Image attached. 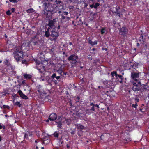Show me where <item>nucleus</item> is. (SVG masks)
I'll return each instance as SVG.
<instances>
[{
    "label": "nucleus",
    "mask_w": 149,
    "mask_h": 149,
    "mask_svg": "<svg viewBox=\"0 0 149 149\" xmlns=\"http://www.w3.org/2000/svg\"><path fill=\"white\" fill-rule=\"evenodd\" d=\"M56 2H57V3L58 4H60V3H61V1L60 0H59V1H57Z\"/></svg>",
    "instance_id": "nucleus-49"
},
{
    "label": "nucleus",
    "mask_w": 149,
    "mask_h": 149,
    "mask_svg": "<svg viewBox=\"0 0 149 149\" xmlns=\"http://www.w3.org/2000/svg\"><path fill=\"white\" fill-rule=\"evenodd\" d=\"M142 88H143V89H147L148 88V86L146 84H143L141 85Z\"/></svg>",
    "instance_id": "nucleus-23"
},
{
    "label": "nucleus",
    "mask_w": 149,
    "mask_h": 149,
    "mask_svg": "<svg viewBox=\"0 0 149 149\" xmlns=\"http://www.w3.org/2000/svg\"><path fill=\"white\" fill-rule=\"evenodd\" d=\"M57 9V8H55L54 9V10H53V12L54 13H57V12H58L59 13H61V11H60L59 10H58L56 11Z\"/></svg>",
    "instance_id": "nucleus-25"
},
{
    "label": "nucleus",
    "mask_w": 149,
    "mask_h": 149,
    "mask_svg": "<svg viewBox=\"0 0 149 149\" xmlns=\"http://www.w3.org/2000/svg\"><path fill=\"white\" fill-rule=\"evenodd\" d=\"M57 118V116L55 113H52L50 115L49 119L51 121L54 120Z\"/></svg>",
    "instance_id": "nucleus-9"
},
{
    "label": "nucleus",
    "mask_w": 149,
    "mask_h": 149,
    "mask_svg": "<svg viewBox=\"0 0 149 149\" xmlns=\"http://www.w3.org/2000/svg\"><path fill=\"white\" fill-rule=\"evenodd\" d=\"M3 107L4 108H7L8 109H9L10 108V107H9V106H7V105H4L3 106Z\"/></svg>",
    "instance_id": "nucleus-37"
},
{
    "label": "nucleus",
    "mask_w": 149,
    "mask_h": 149,
    "mask_svg": "<svg viewBox=\"0 0 149 149\" xmlns=\"http://www.w3.org/2000/svg\"><path fill=\"white\" fill-rule=\"evenodd\" d=\"M114 9H115V11H114V12L116 13V14H117L118 13H120V8L119 7H116V8H114Z\"/></svg>",
    "instance_id": "nucleus-19"
},
{
    "label": "nucleus",
    "mask_w": 149,
    "mask_h": 149,
    "mask_svg": "<svg viewBox=\"0 0 149 149\" xmlns=\"http://www.w3.org/2000/svg\"><path fill=\"white\" fill-rule=\"evenodd\" d=\"M12 12H14V9H13V8H12Z\"/></svg>",
    "instance_id": "nucleus-60"
},
{
    "label": "nucleus",
    "mask_w": 149,
    "mask_h": 149,
    "mask_svg": "<svg viewBox=\"0 0 149 149\" xmlns=\"http://www.w3.org/2000/svg\"><path fill=\"white\" fill-rule=\"evenodd\" d=\"M26 63V60H22V63L25 64Z\"/></svg>",
    "instance_id": "nucleus-41"
},
{
    "label": "nucleus",
    "mask_w": 149,
    "mask_h": 149,
    "mask_svg": "<svg viewBox=\"0 0 149 149\" xmlns=\"http://www.w3.org/2000/svg\"><path fill=\"white\" fill-rule=\"evenodd\" d=\"M63 14L65 15H67L68 14V13L67 12H63Z\"/></svg>",
    "instance_id": "nucleus-40"
},
{
    "label": "nucleus",
    "mask_w": 149,
    "mask_h": 149,
    "mask_svg": "<svg viewBox=\"0 0 149 149\" xmlns=\"http://www.w3.org/2000/svg\"><path fill=\"white\" fill-rule=\"evenodd\" d=\"M132 84L133 86L132 87V89L134 91H139L141 90L140 86L141 85V83L140 81L132 82Z\"/></svg>",
    "instance_id": "nucleus-4"
},
{
    "label": "nucleus",
    "mask_w": 149,
    "mask_h": 149,
    "mask_svg": "<svg viewBox=\"0 0 149 149\" xmlns=\"http://www.w3.org/2000/svg\"><path fill=\"white\" fill-rule=\"evenodd\" d=\"M105 31L106 29L105 28H102L101 31V34H104L105 32Z\"/></svg>",
    "instance_id": "nucleus-26"
},
{
    "label": "nucleus",
    "mask_w": 149,
    "mask_h": 149,
    "mask_svg": "<svg viewBox=\"0 0 149 149\" xmlns=\"http://www.w3.org/2000/svg\"><path fill=\"white\" fill-rule=\"evenodd\" d=\"M56 78L57 80H58L60 78V77L59 76H56Z\"/></svg>",
    "instance_id": "nucleus-48"
},
{
    "label": "nucleus",
    "mask_w": 149,
    "mask_h": 149,
    "mask_svg": "<svg viewBox=\"0 0 149 149\" xmlns=\"http://www.w3.org/2000/svg\"><path fill=\"white\" fill-rule=\"evenodd\" d=\"M76 127L79 130H81L84 128V126L80 124H77L76 125Z\"/></svg>",
    "instance_id": "nucleus-16"
},
{
    "label": "nucleus",
    "mask_w": 149,
    "mask_h": 149,
    "mask_svg": "<svg viewBox=\"0 0 149 149\" xmlns=\"http://www.w3.org/2000/svg\"><path fill=\"white\" fill-rule=\"evenodd\" d=\"M51 29L49 27H48L47 29V30L45 31V36L46 37H48L50 35L49 31H50Z\"/></svg>",
    "instance_id": "nucleus-12"
},
{
    "label": "nucleus",
    "mask_w": 149,
    "mask_h": 149,
    "mask_svg": "<svg viewBox=\"0 0 149 149\" xmlns=\"http://www.w3.org/2000/svg\"><path fill=\"white\" fill-rule=\"evenodd\" d=\"M78 59V57L75 54H72L70 55L68 58V60L70 61H71V62L72 64H76L77 62V60Z\"/></svg>",
    "instance_id": "nucleus-5"
},
{
    "label": "nucleus",
    "mask_w": 149,
    "mask_h": 149,
    "mask_svg": "<svg viewBox=\"0 0 149 149\" xmlns=\"http://www.w3.org/2000/svg\"><path fill=\"white\" fill-rule=\"evenodd\" d=\"M40 64H41V65H42V63H41V62H40L39 63H38V65H39Z\"/></svg>",
    "instance_id": "nucleus-57"
},
{
    "label": "nucleus",
    "mask_w": 149,
    "mask_h": 149,
    "mask_svg": "<svg viewBox=\"0 0 149 149\" xmlns=\"http://www.w3.org/2000/svg\"><path fill=\"white\" fill-rule=\"evenodd\" d=\"M1 137L0 136V141H1Z\"/></svg>",
    "instance_id": "nucleus-61"
},
{
    "label": "nucleus",
    "mask_w": 149,
    "mask_h": 149,
    "mask_svg": "<svg viewBox=\"0 0 149 149\" xmlns=\"http://www.w3.org/2000/svg\"><path fill=\"white\" fill-rule=\"evenodd\" d=\"M65 15L63 13L62 14L61 16V19L64 20L66 18V17L64 15Z\"/></svg>",
    "instance_id": "nucleus-27"
},
{
    "label": "nucleus",
    "mask_w": 149,
    "mask_h": 149,
    "mask_svg": "<svg viewBox=\"0 0 149 149\" xmlns=\"http://www.w3.org/2000/svg\"><path fill=\"white\" fill-rule=\"evenodd\" d=\"M90 6L91 8H93L94 7V6L93 4L91 5Z\"/></svg>",
    "instance_id": "nucleus-51"
},
{
    "label": "nucleus",
    "mask_w": 149,
    "mask_h": 149,
    "mask_svg": "<svg viewBox=\"0 0 149 149\" xmlns=\"http://www.w3.org/2000/svg\"><path fill=\"white\" fill-rule=\"evenodd\" d=\"M9 93V91L7 89H4L2 92H0V96L3 97L8 95Z\"/></svg>",
    "instance_id": "nucleus-8"
},
{
    "label": "nucleus",
    "mask_w": 149,
    "mask_h": 149,
    "mask_svg": "<svg viewBox=\"0 0 149 149\" xmlns=\"http://www.w3.org/2000/svg\"><path fill=\"white\" fill-rule=\"evenodd\" d=\"M90 105L91 106H92L93 107H94V106H95L94 104H93V103H91Z\"/></svg>",
    "instance_id": "nucleus-50"
},
{
    "label": "nucleus",
    "mask_w": 149,
    "mask_h": 149,
    "mask_svg": "<svg viewBox=\"0 0 149 149\" xmlns=\"http://www.w3.org/2000/svg\"><path fill=\"white\" fill-rule=\"evenodd\" d=\"M100 5V4L98 3H96L95 4V5L94 6V8H96L97 7L99 6Z\"/></svg>",
    "instance_id": "nucleus-29"
},
{
    "label": "nucleus",
    "mask_w": 149,
    "mask_h": 149,
    "mask_svg": "<svg viewBox=\"0 0 149 149\" xmlns=\"http://www.w3.org/2000/svg\"><path fill=\"white\" fill-rule=\"evenodd\" d=\"M45 66L42 67L41 68H39L37 66V69L40 73H42L45 71Z\"/></svg>",
    "instance_id": "nucleus-17"
},
{
    "label": "nucleus",
    "mask_w": 149,
    "mask_h": 149,
    "mask_svg": "<svg viewBox=\"0 0 149 149\" xmlns=\"http://www.w3.org/2000/svg\"><path fill=\"white\" fill-rule=\"evenodd\" d=\"M59 134L57 132H55L54 134V136L56 137H58Z\"/></svg>",
    "instance_id": "nucleus-28"
},
{
    "label": "nucleus",
    "mask_w": 149,
    "mask_h": 149,
    "mask_svg": "<svg viewBox=\"0 0 149 149\" xmlns=\"http://www.w3.org/2000/svg\"><path fill=\"white\" fill-rule=\"evenodd\" d=\"M96 106L98 108H99V106L97 104L96 105Z\"/></svg>",
    "instance_id": "nucleus-54"
},
{
    "label": "nucleus",
    "mask_w": 149,
    "mask_h": 149,
    "mask_svg": "<svg viewBox=\"0 0 149 149\" xmlns=\"http://www.w3.org/2000/svg\"><path fill=\"white\" fill-rule=\"evenodd\" d=\"M57 71L58 73L60 74L61 76L65 75L66 74V72H63L62 70H58Z\"/></svg>",
    "instance_id": "nucleus-18"
},
{
    "label": "nucleus",
    "mask_w": 149,
    "mask_h": 149,
    "mask_svg": "<svg viewBox=\"0 0 149 149\" xmlns=\"http://www.w3.org/2000/svg\"><path fill=\"white\" fill-rule=\"evenodd\" d=\"M69 44L70 45H71L72 44V43L71 42H70Z\"/></svg>",
    "instance_id": "nucleus-63"
},
{
    "label": "nucleus",
    "mask_w": 149,
    "mask_h": 149,
    "mask_svg": "<svg viewBox=\"0 0 149 149\" xmlns=\"http://www.w3.org/2000/svg\"><path fill=\"white\" fill-rule=\"evenodd\" d=\"M111 75L112 76V77L113 78L114 76H115L117 78V74L116 72V71L112 72L111 73Z\"/></svg>",
    "instance_id": "nucleus-20"
},
{
    "label": "nucleus",
    "mask_w": 149,
    "mask_h": 149,
    "mask_svg": "<svg viewBox=\"0 0 149 149\" xmlns=\"http://www.w3.org/2000/svg\"><path fill=\"white\" fill-rule=\"evenodd\" d=\"M18 93L20 95V97H21L22 98L24 99H28V97L27 96L24 94L21 90H19L18 92Z\"/></svg>",
    "instance_id": "nucleus-11"
},
{
    "label": "nucleus",
    "mask_w": 149,
    "mask_h": 149,
    "mask_svg": "<svg viewBox=\"0 0 149 149\" xmlns=\"http://www.w3.org/2000/svg\"><path fill=\"white\" fill-rule=\"evenodd\" d=\"M38 57L39 58H43L44 57V55L43 54V53L40 52L38 54Z\"/></svg>",
    "instance_id": "nucleus-21"
},
{
    "label": "nucleus",
    "mask_w": 149,
    "mask_h": 149,
    "mask_svg": "<svg viewBox=\"0 0 149 149\" xmlns=\"http://www.w3.org/2000/svg\"><path fill=\"white\" fill-rule=\"evenodd\" d=\"M67 148H69L70 147V146L69 145H67Z\"/></svg>",
    "instance_id": "nucleus-59"
},
{
    "label": "nucleus",
    "mask_w": 149,
    "mask_h": 149,
    "mask_svg": "<svg viewBox=\"0 0 149 149\" xmlns=\"http://www.w3.org/2000/svg\"><path fill=\"white\" fill-rule=\"evenodd\" d=\"M58 21L57 18H55L53 20L49 21L48 25L49 27L51 29H55L56 26L57 24V22Z\"/></svg>",
    "instance_id": "nucleus-2"
},
{
    "label": "nucleus",
    "mask_w": 149,
    "mask_h": 149,
    "mask_svg": "<svg viewBox=\"0 0 149 149\" xmlns=\"http://www.w3.org/2000/svg\"><path fill=\"white\" fill-rule=\"evenodd\" d=\"M136 103H137V102H138L139 101V99L138 98H136L135 100Z\"/></svg>",
    "instance_id": "nucleus-45"
},
{
    "label": "nucleus",
    "mask_w": 149,
    "mask_h": 149,
    "mask_svg": "<svg viewBox=\"0 0 149 149\" xmlns=\"http://www.w3.org/2000/svg\"><path fill=\"white\" fill-rule=\"evenodd\" d=\"M89 42L91 45L93 46L96 45L97 43V40H95L93 42L91 40H89Z\"/></svg>",
    "instance_id": "nucleus-15"
},
{
    "label": "nucleus",
    "mask_w": 149,
    "mask_h": 149,
    "mask_svg": "<svg viewBox=\"0 0 149 149\" xmlns=\"http://www.w3.org/2000/svg\"><path fill=\"white\" fill-rule=\"evenodd\" d=\"M56 75L55 73H54L52 76H51V77L53 79H54L55 77H56Z\"/></svg>",
    "instance_id": "nucleus-35"
},
{
    "label": "nucleus",
    "mask_w": 149,
    "mask_h": 149,
    "mask_svg": "<svg viewBox=\"0 0 149 149\" xmlns=\"http://www.w3.org/2000/svg\"><path fill=\"white\" fill-rule=\"evenodd\" d=\"M45 141H46V140H44V143H45V144H46H46H47V143H46Z\"/></svg>",
    "instance_id": "nucleus-56"
},
{
    "label": "nucleus",
    "mask_w": 149,
    "mask_h": 149,
    "mask_svg": "<svg viewBox=\"0 0 149 149\" xmlns=\"http://www.w3.org/2000/svg\"><path fill=\"white\" fill-rule=\"evenodd\" d=\"M5 116L6 117H8V115H5Z\"/></svg>",
    "instance_id": "nucleus-62"
},
{
    "label": "nucleus",
    "mask_w": 149,
    "mask_h": 149,
    "mask_svg": "<svg viewBox=\"0 0 149 149\" xmlns=\"http://www.w3.org/2000/svg\"><path fill=\"white\" fill-rule=\"evenodd\" d=\"M49 77H44L43 78H41L40 79V81H47L49 84H50L51 82L49 80Z\"/></svg>",
    "instance_id": "nucleus-13"
},
{
    "label": "nucleus",
    "mask_w": 149,
    "mask_h": 149,
    "mask_svg": "<svg viewBox=\"0 0 149 149\" xmlns=\"http://www.w3.org/2000/svg\"><path fill=\"white\" fill-rule=\"evenodd\" d=\"M117 15H118V16L119 17H120L121 15H122V14H121L120 13H118L117 14H116Z\"/></svg>",
    "instance_id": "nucleus-47"
},
{
    "label": "nucleus",
    "mask_w": 149,
    "mask_h": 149,
    "mask_svg": "<svg viewBox=\"0 0 149 149\" xmlns=\"http://www.w3.org/2000/svg\"><path fill=\"white\" fill-rule=\"evenodd\" d=\"M42 3H43L42 6L44 8V9L46 11H48L49 10H47V8L49 5L48 1H42Z\"/></svg>",
    "instance_id": "nucleus-10"
},
{
    "label": "nucleus",
    "mask_w": 149,
    "mask_h": 149,
    "mask_svg": "<svg viewBox=\"0 0 149 149\" xmlns=\"http://www.w3.org/2000/svg\"><path fill=\"white\" fill-rule=\"evenodd\" d=\"M5 127L4 126H2L1 125H0V129H2V128L5 129Z\"/></svg>",
    "instance_id": "nucleus-43"
},
{
    "label": "nucleus",
    "mask_w": 149,
    "mask_h": 149,
    "mask_svg": "<svg viewBox=\"0 0 149 149\" xmlns=\"http://www.w3.org/2000/svg\"><path fill=\"white\" fill-rule=\"evenodd\" d=\"M13 54L15 59L18 62L24 56L22 49L20 47L16 48Z\"/></svg>",
    "instance_id": "nucleus-1"
},
{
    "label": "nucleus",
    "mask_w": 149,
    "mask_h": 149,
    "mask_svg": "<svg viewBox=\"0 0 149 149\" xmlns=\"http://www.w3.org/2000/svg\"><path fill=\"white\" fill-rule=\"evenodd\" d=\"M138 106L137 103H135V104H133L131 106L132 107L136 108Z\"/></svg>",
    "instance_id": "nucleus-31"
},
{
    "label": "nucleus",
    "mask_w": 149,
    "mask_h": 149,
    "mask_svg": "<svg viewBox=\"0 0 149 149\" xmlns=\"http://www.w3.org/2000/svg\"><path fill=\"white\" fill-rule=\"evenodd\" d=\"M83 132L81 130H79L78 132V134L79 136H81L83 134Z\"/></svg>",
    "instance_id": "nucleus-22"
},
{
    "label": "nucleus",
    "mask_w": 149,
    "mask_h": 149,
    "mask_svg": "<svg viewBox=\"0 0 149 149\" xmlns=\"http://www.w3.org/2000/svg\"><path fill=\"white\" fill-rule=\"evenodd\" d=\"M95 48H94L92 49H91V50L92 51H95Z\"/></svg>",
    "instance_id": "nucleus-52"
},
{
    "label": "nucleus",
    "mask_w": 149,
    "mask_h": 149,
    "mask_svg": "<svg viewBox=\"0 0 149 149\" xmlns=\"http://www.w3.org/2000/svg\"><path fill=\"white\" fill-rule=\"evenodd\" d=\"M90 110V109H87L86 110V112L87 113H88V111ZM91 110H92V111H95V109H94V107H93L91 108Z\"/></svg>",
    "instance_id": "nucleus-30"
},
{
    "label": "nucleus",
    "mask_w": 149,
    "mask_h": 149,
    "mask_svg": "<svg viewBox=\"0 0 149 149\" xmlns=\"http://www.w3.org/2000/svg\"><path fill=\"white\" fill-rule=\"evenodd\" d=\"M50 32H51V36L52 37H54V39L56 40L58 36V33L56 31L55 29H51Z\"/></svg>",
    "instance_id": "nucleus-6"
},
{
    "label": "nucleus",
    "mask_w": 149,
    "mask_h": 149,
    "mask_svg": "<svg viewBox=\"0 0 149 149\" xmlns=\"http://www.w3.org/2000/svg\"><path fill=\"white\" fill-rule=\"evenodd\" d=\"M34 11V10L33 8H30L28 9L26 12L28 13H30Z\"/></svg>",
    "instance_id": "nucleus-24"
},
{
    "label": "nucleus",
    "mask_w": 149,
    "mask_h": 149,
    "mask_svg": "<svg viewBox=\"0 0 149 149\" xmlns=\"http://www.w3.org/2000/svg\"><path fill=\"white\" fill-rule=\"evenodd\" d=\"M47 142H48V143H49V141H50V140L49 139H47Z\"/></svg>",
    "instance_id": "nucleus-55"
},
{
    "label": "nucleus",
    "mask_w": 149,
    "mask_h": 149,
    "mask_svg": "<svg viewBox=\"0 0 149 149\" xmlns=\"http://www.w3.org/2000/svg\"><path fill=\"white\" fill-rule=\"evenodd\" d=\"M23 75L24 78L28 79H31L32 77V76L30 74H24Z\"/></svg>",
    "instance_id": "nucleus-14"
},
{
    "label": "nucleus",
    "mask_w": 149,
    "mask_h": 149,
    "mask_svg": "<svg viewBox=\"0 0 149 149\" xmlns=\"http://www.w3.org/2000/svg\"><path fill=\"white\" fill-rule=\"evenodd\" d=\"M6 14L8 15H11V13L10 10L7 11L6 12Z\"/></svg>",
    "instance_id": "nucleus-36"
},
{
    "label": "nucleus",
    "mask_w": 149,
    "mask_h": 149,
    "mask_svg": "<svg viewBox=\"0 0 149 149\" xmlns=\"http://www.w3.org/2000/svg\"><path fill=\"white\" fill-rule=\"evenodd\" d=\"M119 77V78H120L121 79V81H122L123 80V79L122 78V76L120 75V74H117V77Z\"/></svg>",
    "instance_id": "nucleus-34"
},
{
    "label": "nucleus",
    "mask_w": 149,
    "mask_h": 149,
    "mask_svg": "<svg viewBox=\"0 0 149 149\" xmlns=\"http://www.w3.org/2000/svg\"><path fill=\"white\" fill-rule=\"evenodd\" d=\"M28 137V134L26 133L25 134L24 137L25 138H27Z\"/></svg>",
    "instance_id": "nucleus-42"
},
{
    "label": "nucleus",
    "mask_w": 149,
    "mask_h": 149,
    "mask_svg": "<svg viewBox=\"0 0 149 149\" xmlns=\"http://www.w3.org/2000/svg\"><path fill=\"white\" fill-rule=\"evenodd\" d=\"M128 29L125 27H122L120 30V33L121 35H124L128 32Z\"/></svg>",
    "instance_id": "nucleus-7"
},
{
    "label": "nucleus",
    "mask_w": 149,
    "mask_h": 149,
    "mask_svg": "<svg viewBox=\"0 0 149 149\" xmlns=\"http://www.w3.org/2000/svg\"><path fill=\"white\" fill-rule=\"evenodd\" d=\"M66 18L68 20H69L70 19V17H66Z\"/></svg>",
    "instance_id": "nucleus-53"
},
{
    "label": "nucleus",
    "mask_w": 149,
    "mask_h": 149,
    "mask_svg": "<svg viewBox=\"0 0 149 149\" xmlns=\"http://www.w3.org/2000/svg\"><path fill=\"white\" fill-rule=\"evenodd\" d=\"M41 148L42 149H44V147H42Z\"/></svg>",
    "instance_id": "nucleus-64"
},
{
    "label": "nucleus",
    "mask_w": 149,
    "mask_h": 149,
    "mask_svg": "<svg viewBox=\"0 0 149 149\" xmlns=\"http://www.w3.org/2000/svg\"><path fill=\"white\" fill-rule=\"evenodd\" d=\"M10 2H12L13 3L17 2V1L16 0H9Z\"/></svg>",
    "instance_id": "nucleus-38"
},
{
    "label": "nucleus",
    "mask_w": 149,
    "mask_h": 149,
    "mask_svg": "<svg viewBox=\"0 0 149 149\" xmlns=\"http://www.w3.org/2000/svg\"><path fill=\"white\" fill-rule=\"evenodd\" d=\"M27 134H28V136H31L32 134V133L31 132H28L27 133Z\"/></svg>",
    "instance_id": "nucleus-39"
},
{
    "label": "nucleus",
    "mask_w": 149,
    "mask_h": 149,
    "mask_svg": "<svg viewBox=\"0 0 149 149\" xmlns=\"http://www.w3.org/2000/svg\"><path fill=\"white\" fill-rule=\"evenodd\" d=\"M15 104L17 105L18 106V107H20L21 106V104H20V103L19 102H15Z\"/></svg>",
    "instance_id": "nucleus-32"
},
{
    "label": "nucleus",
    "mask_w": 149,
    "mask_h": 149,
    "mask_svg": "<svg viewBox=\"0 0 149 149\" xmlns=\"http://www.w3.org/2000/svg\"><path fill=\"white\" fill-rule=\"evenodd\" d=\"M56 123H57V124L58 125H57V127H58L61 128V122H56Z\"/></svg>",
    "instance_id": "nucleus-33"
},
{
    "label": "nucleus",
    "mask_w": 149,
    "mask_h": 149,
    "mask_svg": "<svg viewBox=\"0 0 149 149\" xmlns=\"http://www.w3.org/2000/svg\"><path fill=\"white\" fill-rule=\"evenodd\" d=\"M74 8V7L73 6H69V9H73Z\"/></svg>",
    "instance_id": "nucleus-44"
},
{
    "label": "nucleus",
    "mask_w": 149,
    "mask_h": 149,
    "mask_svg": "<svg viewBox=\"0 0 149 149\" xmlns=\"http://www.w3.org/2000/svg\"><path fill=\"white\" fill-rule=\"evenodd\" d=\"M117 15H118V16L119 17H120L121 15H122V14H121L120 13H118L117 14H116Z\"/></svg>",
    "instance_id": "nucleus-46"
},
{
    "label": "nucleus",
    "mask_w": 149,
    "mask_h": 149,
    "mask_svg": "<svg viewBox=\"0 0 149 149\" xmlns=\"http://www.w3.org/2000/svg\"><path fill=\"white\" fill-rule=\"evenodd\" d=\"M131 77L134 82L140 81L139 79V73L134 72H131Z\"/></svg>",
    "instance_id": "nucleus-3"
},
{
    "label": "nucleus",
    "mask_w": 149,
    "mask_h": 149,
    "mask_svg": "<svg viewBox=\"0 0 149 149\" xmlns=\"http://www.w3.org/2000/svg\"><path fill=\"white\" fill-rule=\"evenodd\" d=\"M60 28V26L59 25H58V29H59Z\"/></svg>",
    "instance_id": "nucleus-58"
}]
</instances>
